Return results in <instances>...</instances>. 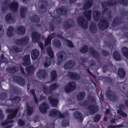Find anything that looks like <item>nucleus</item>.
Returning a JSON list of instances; mask_svg holds the SVG:
<instances>
[{
    "label": "nucleus",
    "instance_id": "25",
    "mask_svg": "<svg viewBox=\"0 0 128 128\" xmlns=\"http://www.w3.org/2000/svg\"><path fill=\"white\" fill-rule=\"evenodd\" d=\"M85 96V93L82 92L80 93L77 96V99L79 100H80L83 98Z\"/></svg>",
    "mask_w": 128,
    "mask_h": 128
},
{
    "label": "nucleus",
    "instance_id": "64",
    "mask_svg": "<svg viewBox=\"0 0 128 128\" xmlns=\"http://www.w3.org/2000/svg\"><path fill=\"white\" fill-rule=\"evenodd\" d=\"M127 96L128 97V95Z\"/></svg>",
    "mask_w": 128,
    "mask_h": 128
},
{
    "label": "nucleus",
    "instance_id": "29",
    "mask_svg": "<svg viewBox=\"0 0 128 128\" xmlns=\"http://www.w3.org/2000/svg\"><path fill=\"white\" fill-rule=\"evenodd\" d=\"M22 48H18L16 47L14 48H12V51L14 53H15L16 52H20L22 51Z\"/></svg>",
    "mask_w": 128,
    "mask_h": 128
},
{
    "label": "nucleus",
    "instance_id": "34",
    "mask_svg": "<svg viewBox=\"0 0 128 128\" xmlns=\"http://www.w3.org/2000/svg\"><path fill=\"white\" fill-rule=\"evenodd\" d=\"M90 13L91 11H88V12L84 13V15L87 18V19L88 20H90Z\"/></svg>",
    "mask_w": 128,
    "mask_h": 128
},
{
    "label": "nucleus",
    "instance_id": "11",
    "mask_svg": "<svg viewBox=\"0 0 128 128\" xmlns=\"http://www.w3.org/2000/svg\"><path fill=\"white\" fill-rule=\"evenodd\" d=\"M39 55V51L36 49L33 50L31 52V57L32 60L36 59Z\"/></svg>",
    "mask_w": 128,
    "mask_h": 128
},
{
    "label": "nucleus",
    "instance_id": "22",
    "mask_svg": "<svg viewBox=\"0 0 128 128\" xmlns=\"http://www.w3.org/2000/svg\"><path fill=\"white\" fill-rule=\"evenodd\" d=\"M27 112L26 114L28 116H30L33 110V108L32 107L30 106L28 104H27Z\"/></svg>",
    "mask_w": 128,
    "mask_h": 128
},
{
    "label": "nucleus",
    "instance_id": "21",
    "mask_svg": "<svg viewBox=\"0 0 128 128\" xmlns=\"http://www.w3.org/2000/svg\"><path fill=\"white\" fill-rule=\"evenodd\" d=\"M100 12L97 10L95 11L93 13V16L95 20H98V17L100 16Z\"/></svg>",
    "mask_w": 128,
    "mask_h": 128
},
{
    "label": "nucleus",
    "instance_id": "36",
    "mask_svg": "<svg viewBox=\"0 0 128 128\" xmlns=\"http://www.w3.org/2000/svg\"><path fill=\"white\" fill-rule=\"evenodd\" d=\"M92 2L91 1L87 3L85 5L84 8L85 9H86L89 8L92 5Z\"/></svg>",
    "mask_w": 128,
    "mask_h": 128
},
{
    "label": "nucleus",
    "instance_id": "61",
    "mask_svg": "<svg viewBox=\"0 0 128 128\" xmlns=\"http://www.w3.org/2000/svg\"><path fill=\"white\" fill-rule=\"evenodd\" d=\"M111 127V128H113V127H112V126H111V127Z\"/></svg>",
    "mask_w": 128,
    "mask_h": 128
},
{
    "label": "nucleus",
    "instance_id": "9",
    "mask_svg": "<svg viewBox=\"0 0 128 128\" xmlns=\"http://www.w3.org/2000/svg\"><path fill=\"white\" fill-rule=\"evenodd\" d=\"M75 65V63L72 61L67 62L64 66V68L66 69H68L74 67Z\"/></svg>",
    "mask_w": 128,
    "mask_h": 128
},
{
    "label": "nucleus",
    "instance_id": "7",
    "mask_svg": "<svg viewBox=\"0 0 128 128\" xmlns=\"http://www.w3.org/2000/svg\"><path fill=\"white\" fill-rule=\"evenodd\" d=\"M58 56L57 58L58 60L60 61L64 60L66 58V54L64 52L59 53L58 54Z\"/></svg>",
    "mask_w": 128,
    "mask_h": 128
},
{
    "label": "nucleus",
    "instance_id": "62",
    "mask_svg": "<svg viewBox=\"0 0 128 128\" xmlns=\"http://www.w3.org/2000/svg\"><path fill=\"white\" fill-rule=\"evenodd\" d=\"M92 114H94V113H92Z\"/></svg>",
    "mask_w": 128,
    "mask_h": 128
},
{
    "label": "nucleus",
    "instance_id": "50",
    "mask_svg": "<svg viewBox=\"0 0 128 128\" xmlns=\"http://www.w3.org/2000/svg\"><path fill=\"white\" fill-rule=\"evenodd\" d=\"M95 27L94 26L93 27V28H92L91 27H90V30L91 31H92V29L94 30L95 29Z\"/></svg>",
    "mask_w": 128,
    "mask_h": 128
},
{
    "label": "nucleus",
    "instance_id": "33",
    "mask_svg": "<svg viewBox=\"0 0 128 128\" xmlns=\"http://www.w3.org/2000/svg\"><path fill=\"white\" fill-rule=\"evenodd\" d=\"M26 8L23 7V8H21L20 9L21 15L22 18H23L24 17L23 15L26 12Z\"/></svg>",
    "mask_w": 128,
    "mask_h": 128
},
{
    "label": "nucleus",
    "instance_id": "38",
    "mask_svg": "<svg viewBox=\"0 0 128 128\" xmlns=\"http://www.w3.org/2000/svg\"><path fill=\"white\" fill-rule=\"evenodd\" d=\"M69 122L68 120L63 121L62 122V125L64 127H66L69 125Z\"/></svg>",
    "mask_w": 128,
    "mask_h": 128
},
{
    "label": "nucleus",
    "instance_id": "18",
    "mask_svg": "<svg viewBox=\"0 0 128 128\" xmlns=\"http://www.w3.org/2000/svg\"><path fill=\"white\" fill-rule=\"evenodd\" d=\"M74 116L77 119H80L81 120L83 119V116L80 112L76 111L74 114Z\"/></svg>",
    "mask_w": 128,
    "mask_h": 128
},
{
    "label": "nucleus",
    "instance_id": "53",
    "mask_svg": "<svg viewBox=\"0 0 128 128\" xmlns=\"http://www.w3.org/2000/svg\"><path fill=\"white\" fill-rule=\"evenodd\" d=\"M76 0H70V3H72L73 2H74L76 1Z\"/></svg>",
    "mask_w": 128,
    "mask_h": 128
},
{
    "label": "nucleus",
    "instance_id": "40",
    "mask_svg": "<svg viewBox=\"0 0 128 128\" xmlns=\"http://www.w3.org/2000/svg\"><path fill=\"white\" fill-rule=\"evenodd\" d=\"M44 72L42 70H40L39 72H38L37 74V76L38 77H40L43 76V74Z\"/></svg>",
    "mask_w": 128,
    "mask_h": 128
},
{
    "label": "nucleus",
    "instance_id": "42",
    "mask_svg": "<svg viewBox=\"0 0 128 128\" xmlns=\"http://www.w3.org/2000/svg\"><path fill=\"white\" fill-rule=\"evenodd\" d=\"M91 55L94 57H96L98 55V52L96 51L93 50L91 53Z\"/></svg>",
    "mask_w": 128,
    "mask_h": 128
},
{
    "label": "nucleus",
    "instance_id": "2",
    "mask_svg": "<svg viewBox=\"0 0 128 128\" xmlns=\"http://www.w3.org/2000/svg\"><path fill=\"white\" fill-rule=\"evenodd\" d=\"M50 116L55 117L58 118L64 117V116L60 111L54 108L51 110L49 114Z\"/></svg>",
    "mask_w": 128,
    "mask_h": 128
},
{
    "label": "nucleus",
    "instance_id": "47",
    "mask_svg": "<svg viewBox=\"0 0 128 128\" xmlns=\"http://www.w3.org/2000/svg\"><path fill=\"white\" fill-rule=\"evenodd\" d=\"M4 116L2 114V111L0 110V119H2L4 118Z\"/></svg>",
    "mask_w": 128,
    "mask_h": 128
},
{
    "label": "nucleus",
    "instance_id": "24",
    "mask_svg": "<svg viewBox=\"0 0 128 128\" xmlns=\"http://www.w3.org/2000/svg\"><path fill=\"white\" fill-rule=\"evenodd\" d=\"M51 60L49 58L46 57V61L44 64V66L47 68L50 66V64Z\"/></svg>",
    "mask_w": 128,
    "mask_h": 128
},
{
    "label": "nucleus",
    "instance_id": "48",
    "mask_svg": "<svg viewBox=\"0 0 128 128\" xmlns=\"http://www.w3.org/2000/svg\"><path fill=\"white\" fill-rule=\"evenodd\" d=\"M33 67L32 66L29 68L28 69V68H27L26 70V71L27 72H30L31 70V68H33Z\"/></svg>",
    "mask_w": 128,
    "mask_h": 128
},
{
    "label": "nucleus",
    "instance_id": "56",
    "mask_svg": "<svg viewBox=\"0 0 128 128\" xmlns=\"http://www.w3.org/2000/svg\"><path fill=\"white\" fill-rule=\"evenodd\" d=\"M125 127L124 126H120L118 128H124Z\"/></svg>",
    "mask_w": 128,
    "mask_h": 128
},
{
    "label": "nucleus",
    "instance_id": "31",
    "mask_svg": "<svg viewBox=\"0 0 128 128\" xmlns=\"http://www.w3.org/2000/svg\"><path fill=\"white\" fill-rule=\"evenodd\" d=\"M117 113L124 118H126L127 117V114L124 113L120 110H119L117 111Z\"/></svg>",
    "mask_w": 128,
    "mask_h": 128
},
{
    "label": "nucleus",
    "instance_id": "28",
    "mask_svg": "<svg viewBox=\"0 0 128 128\" xmlns=\"http://www.w3.org/2000/svg\"><path fill=\"white\" fill-rule=\"evenodd\" d=\"M29 40L28 38L27 37H25L22 39L20 41V43L22 44H25L27 43Z\"/></svg>",
    "mask_w": 128,
    "mask_h": 128
},
{
    "label": "nucleus",
    "instance_id": "4",
    "mask_svg": "<svg viewBox=\"0 0 128 128\" xmlns=\"http://www.w3.org/2000/svg\"><path fill=\"white\" fill-rule=\"evenodd\" d=\"M75 88V84L74 82H70L68 84L65 88V91L68 92L74 90Z\"/></svg>",
    "mask_w": 128,
    "mask_h": 128
},
{
    "label": "nucleus",
    "instance_id": "5",
    "mask_svg": "<svg viewBox=\"0 0 128 128\" xmlns=\"http://www.w3.org/2000/svg\"><path fill=\"white\" fill-rule=\"evenodd\" d=\"M49 108L48 104L46 102H44L40 106L39 109L42 113L45 114L47 112V110Z\"/></svg>",
    "mask_w": 128,
    "mask_h": 128
},
{
    "label": "nucleus",
    "instance_id": "45",
    "mask_svg": "<svg viewBox=\"0 0 128 128\" xmlns=\"http://www.w3.org/2000/svg\"><path fill=\"white\" fill-rule=\"evenodd\" d=\"M30 92H31L32 94H34V93L35 92V91L34 90H31ZM34 98L35 101L36 103L37 102V101L38 100L36 99V98L35 95L34 94Z\"/></svg>",
    "mask_w": 128,
    "mask_h": 128
},
{
    "label": "nucleus",
    "instance_id": "58",
    "mask_svg": "<svg viewBox=\"0 0 128 128\" xmlns=\"http://www.w3.org/2000/svg\"><path fill=\"white\" fill-rule=\"evenodd\" d=\"M114 5L113 4H112V5H110V6H112Z\"/></svg>",
    "mask_w": 128,
    "mask_h": 128
},
{
    "label": "nucleus",
    "instance_id": "44",
    "mask_svg": "<svg viewBox=\"0 0 128 128\" xmlns=\"http://www.w3.org/2000/svg\"><path fill=\"white\" fill-rule=\"evenodd\" d=\"M53 44L54 45L58 47L60 45V43L59 40H56L53 43Z\"/></svg>",
    "mask_w": 128,
    "mask_h": 128
},
{
    "label": "nucleus",
    "instance_id": "39",
    "mask_svg": "<svg viewBox=\"0 0 128 128\" xmlns=\"http://www.w3.org/2000/svg\"><path fill=\"white\" fill-rule=\"evenodd\" d=\"M88 50V47L86 46H84L80 50L81 52L83 53H85L87 52Z\"/></svg>",
    "mask_w": 128,
    "mask_h": 128
},
{
    "label": "nucleus",
    "instance_id": "17",
    "mask_svg": "<svg viewBox=\"0 0 128 128\" xmlns=\"http://www.w3.org/2000/svg\"><path fill=\"white\" fill-rule=\"evenodd\" d=\"M68 75L72 78L76 80H78L80 78L79 75L76 73L70 72L68 73Z\"/></svg>",
    "mask_w": 128,
    "mask_h": 128
},
{
    "label": "nucleus",
    "instance_id": "35",
    "mask_svg": "<svg viewBox=\"0 0 128 128\" xmlns=\"http://www.w3.org/2000/svg\"><path fill=\"white\" fill-rule=\"evenodd\" d=\"M58 86V85L57 84H54L51 85L49 87V89L50 90H54L57 88Z\"/></svg>",
    "mask_w": 128,
    "mask_h": 128
},
{
    "label": "nucleus",
    "instance_id": "16",
    "mask_svg": "<svg viewBox=\"0 0 128 128\" xmlns=\"http://www.w3.org/2000/svg\"><path fill=\"white\" fill-rule=\"evenodd\" d=\"M119 76L122 78H123L125 75V73L124 70L122 68H120L118 72Z\"/></svg>",
    "mask_w": 128,
    "mask_h": 128
},
{
    "label": "nucleus",
    "instance_id": "59",
    "mask_svg": "<svg viewBox=\"0 0 128 128\" xmlns=\"http://www.w3.org/2000/svg\"><path fill=\"white\" fill-rule=\"evenodd\" d=\"M42 99V98H41V97L40 98V99Z\"/></svg>",
    "mask_w": 128,
    "mask_h": 128
},
{
    "label": "nucleus",
    "instance_id": "23",
    "mask_svg": "<svg viewBox=\"0 0 128 128\" xmlns=\"http://www.w3.org/2000/svg\"><path fill=\"white\" fill-rule=\"evenodd\" d=\"M25 32V29L22 26L19 27L18 29L17 32L18 34H24Z\"/></svg>",
    "mask_w": 128,
    "mask_h": 128
},
{
    "label": "nucleus",
    "instance_id": "32",
    "mask_svg": "<svg viewBox=\"0 0 128 128\" xmlns=\"http://www.w3.org/2000/svg\"><path fill=\"white\" fill-rule=\"evenodd\" d=\"M10 2V1L9 0H8L6 2H5L2 7V9L3 10H6L8 7V4Z\"/></svg>",
    "mask_w": 128,
    "mask_h": 128
},
{
    "label": "nucleus",
    "instance_id": "1",
    "mask_svg": "<svg viewBox=\"0 0 128 128\" xmlns=\"http://www.w3.org/2000/svg\"><path fill=\"white\" fill-rule=\"evenodd\" d=\"M52 38L51 36H48L47 39L46 40L45 42V47L46 48L48 47L47 50V52H48L49 56L52 58L54 57V54L52 50L50 47L51 45L50 43L51 40Z\"/></svg>",
    "mask_w": 128,
    "mask_h": 128
},
{
    "label": "nucleus",
    "instance_id": "57",
    "mask_svg": "<svg viewBox=\"0 0 128 128\" xmlns=\"http://www.w3.org/2000/svg\"><path fill=\"white\" fill-rule=\"evenodd\" d=\"M46 89H44V92H46Z\"/></svg>",
    "mask_w": 128,
    "mask_h": 128
},
{
    "label": "nucleus",
    "instance_id": "14",
    "mask_svg": "<svg viewBox=\"0 0 128 128\" xmlns=\"http://www.w3.org/2000/svg\"><path fill=\"white\" fill-rule=\"evenodd\" d=\"M18 7V4L16 2H13L10 4L9 8L15 12L17 8Z\"/></svg>",
    "mask_w": 128,
    "mask_h": 128
},
{
    "label": "nucleus",
    "instance_id": "19",
    "mask_svg": "<svg viewBox=\"0 0 128 128\" xmlns=\"http://www.w3.org/2000/svg\"><path fill=\"white\" fill-rule=\"evenodd\" d=\"M122 53L124 56L128 58V49L127 48L123 47L122 50Z\"/></svg>",
    "mask_w": 128,
    "mask_h": 128
},
{
    "label": "nucleus",
    "instance_id": "51",
    "mask_svg": "<svg viewBox=\"0 0 128 128\" xmlns=\"http://www.w3.org/2000/svg\"><path fill=\"white\" fill-rule=\"evenodd\" d=\"M6 124L4 122H3L2 123V125L3 126H5L6 125Z\"/></svg>",
    "mask_w": 128,
    "mask_h": 128
},
{
    "label": "nucleus",
    "instance_id": "3",
    "mask_svg": "<svg viewBox=\"0 0 128 128\" xmlns=\"http://www.w3.org/2000/svg\"><path fill=\"white\" fill-rule=\"evenodd\" d=\"M7 111L10 113V114L8 117V122L9 123H12L13 122V121L11 120L14 118L18 112V110L16 109L14 110L9 109L7 110Z\"/></svg>",
    "mask_w": 128,
    "mask_h": 128
},
{
    "label": "nucleus",
    "instance_id": "12",
    "mask_svg": "<svg viewBox=\"0 0 128 128\" xmlns=\"http://www.w3.org/2000/svg\"><path fill=\"white\" fill-rule=\"evenodd\" d=\"M40 36V34L36 32H34L32 34V38L33 42H36Z\"/></svg>",
    "mask_w": 128,
    "mask_h": 128
},
{
    "label": "nucleus",
    "instance_id": "6",
    "mask_svg": "<svg viewBox=\"0 0 128 128\" xmlns=\"http://www.w3.org/2000/svg\"><path fill=\"white\" fill-rule=\"evenodd\" d=\"M78 21L81 26L82 28L84 29H86L88 28V22L84 20L82 17H80L78 18Z\"/></svg>",
    "mask_w": 128,
    "mask_h": 128
},
{
    "label": "nucleus",
    "instance_id": "13",
    "mask_svg": "<svg viewBox=\"0 0 128 128\" xmlns=\"http://www.w3.org/2000/svg\"><path fill=\"white\" fill-rule=\"evenodd\" d=\"M49 100L53 106L55 107L57 106L58 103V101L57 100L54 99L51 97H49Z\"/></svg>",
    "mask_w": 128,
    "mask_h": 128
},
{
    "label": "nucleus",
    "instance_id": "46",
    "mask_svg": "<svg viewBox=\"0 0 128 128\" xmlns=\"http://www.w3.org/2000/svg\"><path fill=\"white\" fill-rule=\"evenodd\" d=\"M18 123L21 126H23L24 124V122L22 120H19Z\"/></svg>",
    "mask_w": 128,
    "mask_h": 128
},
{
    "label": "nucleus",
    "instance_id": "55",
    "mask_svg": "<svg viewBox=\"0 0 128 128\" xmlns=\"http://www.w3.org/2000/svg\"><path fill=\"white\" fill-rule=\"evenodd\" d=\"M106 117H105L104 118V120L105 121H106Z\"/></svg>",
    "mask_w": 128,
    "mask_h": 128
},
{
    "label": "nucleus",
    "instance_id": "49",
    "mask_svg": "<svg viewBox=\"0 0 128 128\" xmlns=\"http://www.w3.org/2000/svg\"><path fill=\"white\" fill-rule=\"evenodd\" d=\"M39 46H40V48H41V49L42 50V46H43V44L42 43H40L39 44Z\"/></svg>",
    "mask_w": 128,
    "mask_h": 128
},
{
    "label": "nucleus",
    "instance_id": "54",
    "mask_svg": "<svg viewBox=\"0 0 128 128\" xmlns=\"http://www.w3.org/2000/svg\"><path fill=\"white\" fill-rule=\"evenodd\" d=\"M115 122V120L114 119L112 120L111 121V122L112 123H113Z\"/></svg>",
    "mask_w": 128,
    "mask_h": 128
},
{
    "label": "nucleus",
    "instance_id": "27",
    "mask_svg": "<svg viewBox=\"0 0 128 128\" xmlns=\"http://www.w3.org/2000/svg\"><path fill=\"white\" fill-rule=\"evenodd\" d=\"M56 76L57 74L55 71H53L51 72V78L52 81L54 80L56 78Z\"/></svg>",
    "mask_w": 128,
    "mask_h": 128
},
{
    "label": "nucleus",
    "instance_id": "60",
    "mask_svg": "<svg viewBox=\"0 0 128 128\" xmlns=\"http://www.w3.org/2000/svg\"><path fill=\"white\" fill-rule=\"evenodd\" d=\"M58 64H59V63H58Z\"/></svg>",
    "mask_w": 128,
    "mask_h": 128
},
{
    "label": "nucleus",
    "instance_id": "30",
    "mask_svg": "<svg viewBox=\"0 0 128 128\" xmlns=\"http://www.w3.org/2000/svg\"><path fill=\"white\" fill-rule=\"evenodd\" d=\"M9 69L10 70L9 71L11 73H14L18 70V68L17 67L14 66L12 68H9Z\"/></svg>",
    "mask_w": 128,
    "mask_h": 128
},
{
    "label": "nucleus",
    "instance_id": "63",
    "mask_svg": "<svg viewBox=\"0 0 128 128\" xmlns=\"http://www.w3.org/2000/svg\"><path fill=\"white\" fill-rule=\"evenodd\" d=\"M89 72V73H90V72Z\"/></svg>",
    "mask_w": 128,
    "mask_h": 128
},
{
    "label": "nucleus",
    "instance_id": "10",
    "mask_svg": "<svg viewBox=\"0 0 128 128\" xmlns=\"http://www.w3.org/2000/svg\"><path fill=\"white\" fill-rule=\"evenodd\" d=\"M24 62L23 64L24 65L27 66L30 64V56L28 54L25 56L23 58Z\"/></svg>",
    "mask_w": 128,
    "mask_h": 128
},
{
    "label": "nucleus",
    "instance_id": "15",
    "mask_svg": "<svg viewBox=\"0 0 128 128\" xmlns=\"http://www.w3.org/2000/svg\"><path fill=\"white\" fill-rule=\"evenodd\" d=\"M103 24L101 26H100V24L98 25V27L101 30H103L104 29L107 28L109 26V24L106 21L104 20L102 22Z\"/></svg>",
    "mask_w": 128,
    "mask_h": 128
},
{
    "label": "nucleus",
    "instance_id": "26",
    "mask_svg": "<svg viewBox=\"0 0 128 128\" xmlns=\"http://www.w3.org/2000/svg\"><path fill=\"white\" fill-rule=\"evenodd\" d=\"M113 57L114 59L117 60H119L120 59L119 54L117 51L115 52L114 53Z\"/></svg>",
    "mask_w": 128,
    "mask_h": 128
},
{
    "label": "nucleus",
    "instance_id": "52",
    "mask_svg": "<svg viewBox=\"0 0 128 128\" xmlns=\"http://www.w3.org/2000/svg\"><path fill=\"white\" fill-rule=\"evenodd\" d=\"M109 112V110L108 109H107L106 111V113L108 114V113Z\"/></svg>",
    "mask_w": 128,
    "mask_h": 128
},
{
    "label": "nucleus",
    "instance_id": "8",
    "mask_svg": "<svg viewBox=\"0 0 128 128\" xmlns=\"http://www.w3.org/2000/svg\"><path fill=\"white\" fill-rule=\"evenodd\" d=\"M6 20L8 23H13L14 22V19L13 17L12 16L11 14H8L6 16L5 18Z\"/></svg>",
    "mask_w": 128,
    "mask_h": 128
},
{
    "label": "nucleus",
    "instance_id": "43",
    "mask_svg": "<svg viewBox=\"0 0 128 128\" xmlns=\"http://www.w3.org/2000/svg\"><path fill=\"white\" fill-rule=\"evenodd\" d=\"M100 118V116L99 115H97L94 118V121L96 122H98Z\"/></svg>",
    "mask_w": 128,
    "mask_h": 128
},
{
    "label": "nucleus",
    "instance_id": "41",
    "mask_svg": "<svg viewBox=\"0 0 128 128\" xmlns=\"http://www.w3.org/2000/svg\"><path fill=\"white\" fill-rule=\"evenodd\" d=\"M4 34V31L2 25H0V38Z\"/></svg>",
    "mask_w": 128,
    "mask_h": 128
},
{
    "label": "nucleus",
    "instance_id": "37",
    "mask_svg": "<svg viewBox=\"0 0 128 128\" xmlns=\"http://www.w3.org/2000/svg\"><path fill=\"white\" fill-rule=\"evenodd\" d=\"M66 44L68 46H69L71 47H73V45L72 42L69 40H65Z\"/></svg>",
    "mask_w": 128,
    "mask_h": 128
},
{
    "label": "nucleus",
    "instance_id": "20",
    "mask_svg": "<svg viewBox=\"0 0 128 128\" xmlns=\"http://www.w3.org/2000/svg\"><path fill=\"white\" fill-rule=\"evenodd\" d=\"M8 31L7 32V35L9 37H12L13 36V28L12 26H10L8 28Z\"/></svg>",
    "mask_w": 128,
    "mask_h": 128
}]
</instances>
